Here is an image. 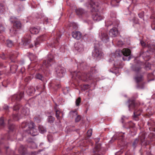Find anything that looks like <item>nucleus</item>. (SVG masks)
I'll use <instances>...</instances> for the list:
<instances>
[{
	"label": "nucleus",
	"mask_w": 155,
	"mask_h": 155,
	"mask_svg": "<svg viewBox=\"0 0 155 155\" xmlns=\"http://www.w3.org/2000/svg\"><path fill=\"white\" fill-rule=\"evenodd\" d=\"M74 48L76 50L80 51L83 49V45L82 42H77L74 44Z\"/></svg>",
	"instance_id": "nucleus-16"
},
{
	"label": "nucleus",
	"mask_w": 155,
	"mask_h": 155,
	"mask_svg": "<svg viewBox=\"0 0 155 155\" xmlns=\"http://www.w3.org/2000/svg\"><path fill=\"white\" fill-rule=\"evenodd\" d=\"M73 74V77L76 76L80 79L84 81H88L92 79V76L89 73L87 74H84L80 71H75Z\"/></svg>",
	"instance_id": "nucleus-1"
},
{
	"label": "nucleus",
	"mask_w": 155,
	"mask_h": 155,
	"mask_svg": "<svg viewBox=\"0 0 155 155\" xmlns=\"http://www.w3.org/2000/svg\"><path fill=\"white\" fill-rule=\"evenodd\" d=\"M124 138V134L122 133H117L109 141V143H112L116 139L117 140H121L122 141Z\"/></svg>",
	"instance_id": "nucleus-11"
},
{
	"label": "nucleus",
	"mask_w": 155,
	"mask_h": 155,
	"mask_svg": "<svg viewBox=\"0 0 155 155\" xmlns=\"http://www.w3.org/2000/svg\"><path fill=\"white\" fill-rule=\"evenodd\" d=\"M143 12H142L138 14L139 17L140 18H143Z\"/></svg>",
	"instance_id": "nucleus-55"
},
{
	"label": "nucleus",
	"mask_w": 155,
	"mask_h": 155,
	"mask_svg": "<svg viewBox=\"0 0 155 155\" xmlns=\"http://www.w3.org/2000/svg\"><path fill=\"white\" fill-rule=\"evenodd\" d=\"M124 43L122 41H118L117 43V45L121 46V45H123Z\"/></svg>",
	"instance_id": "nucleus-53"
},
{
	"label": "nucleus",
	"mask_w": 155,
	"mask_h": 155,
	"mask_svg": "<svg viewBox=\"0 0 155 155\" xmlns=\"http://www.w3.org/2000/svg\"><path fill=\"white\" fill-rule=\"evenodd\" d=\"M35 91V88L31 86L27 90L26 92L29 95H32L34 94Z\"/></svg>",
	"instance_id": "nucleus-21"
},
{
	"label": "nucleus",
	"mask_w": 155,
	"mask_h": 155,
	"mask_svg": "<svg viewBox=\"0 0 155 155\" xmlns=\"http://www.w3.org/2000/svg\"><path fill=\"white\" fill-rule=\"evenodd\" d=\"M13 66H11L10 67L11 70H12L13 68Z\"/></svg>",
	"instance_id": "nucleus-63"
},
{
	"label": "nucleus",
	"mask_w": 155,
	"mask_h": 155,
	"mask_svg": "<svg viewBox=\"0 0 155 155\" xmlns=\"http://www.w3.org/2000/svg\"><path fill=\"white\" fill-rule=\"evenodd\" d=\"M13 117L14 120H18L19 119L18 115V114H14L13 116Z\"/></svg>",
	"instance_id": "nucleus-49"
},
{
	"label": "nucleus",
	"mask_w": 155,
	"mask_h": 155,
	"mask_svg": "<svg viewBox=\"0 0 155 155\" xmlns=\"http://www.w3.org/2000/svg\"><path fill=\"white\" fill-rule=\"evenodd\" d=\"M149 137L150 139L155 138V135L153 134H151L149 136Z\"/></svg>",
	"instance_id": "nucleus-57"
},
{
	"label": "nucleus",
	"mask_w": 155,
	"mask_h": 155,
	"mask_svg": "<svg viewBox=\"0 0 155 155\" xmlns=\"http://www.w3.org/2000/svg\"><path fill=\"white\" fill-rule=\"evenodd\" d=\"M6 7L4 5L2 4H0V14H2L5 11Z\"/></svg>",
	"instance_id": "nucleus-28"
},
{
	"label": "nucleus",
	"mask_w": 155,
	"mask_h": 155,
	"mask_svg": "<svg viewBox=\"0 0 155 155\" xmlns=\"http://www.w3.org/2000/svg\"><path fill=\"white\" fill-rule=\"evenodd\" d=\"M141 46L143 47H145L146 46V44L145 43V42H144L143 41H140V42Z\"/></svg>",
	"instance_id": "nucleus-54"
},
{
	"label": "nucleus",
	"mask_w": 155,
	"mask_h": 155,
	"mask_svg": "<svg viewBox=\"0 0 155 155\" xmlns=\"http://www.w3.org/2000/svg\"><path fill=\"white\" fill-rule=\"evenodd\" d=\"M117 27V25H115V26L110 31L109 35L112 37H116L118 31L116 27Z\"/></svg>",
	"instance_id": "nucleus-15"
},
{
	"label": "nucleus",
	"mask_w": 155,
	"mask_h": 155,
	"mask_svg": "<svg viewBox=\"0 0 155 155\" xmlns=\"http://www.w3.org/2000/svg\"><path fill=\"white\" fill-rule=\"evenodd\" d=\"M55 112L56 116L57 119L59 120H60L61 119V116L60 115V114H61V112L58 110H56ZM61 114L63 115V114L62 113H61Z\"/></svg>",
	"instance_id": "nucleus-38"
},
{
	"label": "nucleus",
	"mask_w": 155,
	"mask_h": 155,
	"mask_svg": "<svg viewBox=\"0 0 155 155\" xmlns=\"http://www.w3.org/2000/svg\"><path fill=\"white\" fill-rule=\"evenodd\" d=\"M133 70L137 73H140L141 71V67L139 64L133 65L132 67Z\"/></svg>",
	"instance_id": "nucleus-18"
},
{
	"label": "nucleus",
	"mask_w": 155,
	"mask_h": 155,
	"mask_svg": "<svg viewBox=\"0 0 155 155\" xmlns=\"http://www.w3.org/2000/svg\"><path fill=\"white\" fill-rule=\"evenodd\" d=\"M22 44L24 45H28L30 42V40L27 38H24L22 40Z\"/></svg>",
	"instance_id": "nucleus-29"
},
{
	"label": "nucleus",
	"mask_w": 155,
	"mask_h": 155,
	"mask_svg": "<svg viewBox=\"0 0 155 155\" xmlns=\"http://www.w3.org/2000/svg\"><path fill=\"white\" fill-rule=\"evenodd\" d=\"M141 55H142V57L143 58H149L150 54L148 51H146L145 52L141 53Z\"/></svg>",
	"instance_id": "nucleus-32"
},
{
	"label": "nucleus",
	"mask_w": 155,
	"mask_h": 155,
	"mask_svg": "<svg viewBox=\"0 0 155 155\" xmlns=\"http://www.w3.org/2000/svg\"><path fill=\"white\" fill-rule=\"evenodd\" d=\"M32 78V77L31 76H29L26 77L25 79V82H28V81L31 80Z\"/></svg>",
	"instance_id": "nucleus-52"
},
{
	"label": "nucleus",
	"mask_w": 155,
	"mask_h": 155,
	"mask_svg": "<svg viewBox=\"0 0 155 155\" xmlns=\"http://www.w3.org/2000/svg\"><path fill=\"white\" fill-rule=\"evenodd\" d=\"M56 74L58 77L61 78L64 76L65 70L63 67L61 66L57 67L55 69Z\"/></svg>",
	"instance_id": "nucleus-9"
},
{
	"label": "nucleus",
	"mask_w": 155,
	"mask_h": 155,
	"mask_svg": "<svg viewBox=\"0 0 155 155\" xmlns=\"http://www.w3.org/2000/svg\"><path fill=\"white\" fill-rule=\"evenodd\" d=\"M92 55L97 60H99L102 57L103 53L101 51L97 48L95 46L94 50L92 53Z\"/></svg>",
	"instance_id": "nucleus-6"
},
{
	"label": "nucleus",
	"mask_w": 155,
	"mask_h": 155,
	"mask_svg": "<svg viewBox=\"0 0 155 155\" xmlns=\"http://www.w3.org/2000/svg\"><path fill=\"white\" fill-rule=\"evenodd\" d=\"M55 120L54 118L51 116H48L47 119V122L51 124L53 123Z\"/></svg>",
	"instance_id": "nucleus-25"
},
{
	"label": "nucleus",
	"mask_w": 155,
	"mask_h": 155,
	"mask_svg": "<svg viewBox=\"0 0 155 155\" xmlns=\"http://www.w3.org/2000/svg\"><path fill=\"white\" fill-rule=\"evenodd\" d=\"M129 108V110L131 109H133L135 106L134 100H129L127 103Z\"/></svg>",
	"instance_id": "nucleus-20"
},
{
	"label": "nucleus",
	"mask_w": 155,
	"mask_h": 155,
	"mask_svg": "<svg viewBox=\"0 0 155 155\" xmlns=\"http://www.w3.org/2000/svg\"><path fill=\"white\" fill-rule=\"evenodd\" d=\"M75 12L77 14L79 15H81L86 13V11L81 8H79L75 10Z\"/></svg>",
	"instance_id": "nucleus-23"
},
{
	"label": "nucleus",
	"mask_w": 155,
	"mask_h": 155,
	"mask_svg": "<svg viewBox=\"0 0 155 155\" xmlns=\"http://www.w3.org/2000/svg\"><path fill=\"white\" fill-rule=\"evenodd\" d=\"M119 1H117L116 0H112L110 2V4L112 6H117L119 5Z\"/></svg>",
	"instance_id": "nucleus-30"
},
{
	"label": "nucleus",
	"mask_w": 155,
	"mask_h": 155,
	"mask_svg": "<svg viewBox=\"0 0 155 155\" xmlns=\"http://www.w3.org/2000/svg\"><path fill=\"white\" fill-rule=\"evenodd\" d=\"M148 48H150V50H152L153 51V49H152V48L151 47V46H150L149 45L148 46Z\"/></svg>",
	"instance_id": "nucleus-61"
},
{
	"label": "nucleus",
	"mask_w": 155,
	"mask_h": 155,
	"mask_svg": "<svg viewBox=\"0 0 155 155\" xmlns=\"http://www.w3.org/2000/svg\"><path fill=\"white\" fill-rule=\"evenodd\" d=\"M4 109L5 110H7L8 109V106L5 105L4 107Z\"/></svg>",
	"instance_id": "nucleus-60"
},
{
	"label": "nucleus",
	"mask_w": 155,
	"mask_h": 155,
	"mask_svg": "<svg viewBox=\"0 0 155 155\" xmlns=\"http://www.w3.org/2000/svg\"><path fill=\"white\" fill-rule=\"evenodd\" d=\"M139 143V140L138 139H136L133 141L132 146L134 148H135L138 145Z\"/></svg>",
	"instance_id": "nucleus-33"
},
{
	"label": "nucleus",
	"mask_w": 155,
	"mask_h": 155,
	"mask_svg": "<svg viewBox=\"0 0 155 155\" xmlns=\"http://www.w3.org/2000/svg\"><path fill=\"white\" fill-rule=\"evenodd\" d=\"M135 81L137 83L141 82L143 80L142 76L141 75H137L134 78ZM144 87V84L141 83L140 84L138 83L137 87L138 89H142Z\"/></svg>",
	"instance_id": "nucleus-8"
},
{
	"label": "nucleus",
	"mask_w": 155,
	"mask_h": 155,
	"mask_svg": "<svg viewBox=\"0 0 155 155\" xmlns=\"http://www.w3.org/2000/svg\"><path fill=\"white\" fill-rule=\"evenodd\" d=\"M0 124L1 126H4V119L2 117L0 118Z\"/></svg>",
	"instance_id": "nucleus-50"
},
{
	"label": "nucleus",
	"mask_w": 155,
	"mask_h": 155,
	"mask_svg": "<svg viewBox=\"0 0 155 155\" xmlns=\"http://www.w3.org/2000/svg\"><path fill=\"white\" fill-rule=\"evenodd\" d=\"M146 69H150V64H148L147 65H146L145 66Z\"/></svg>",
	"instance_id": "nucleus-58"
},
{
	"label": "nucleus",
	"mask_w": 155,
	"mask_h": 155,
	"mask_svg": "<svg viewBox=\"0 0 155 155\" xmlns=\"http://www.w3.org/2000/svg\"><path fill=\"white\" fill-rule=\"evenodd\" d=\"M145 134L144 133H141L140 134L139 137H140V141L142 143L144 141V140L145 137Z\"/></svg>",
	"instance_id": "nucleus-37"
},
{
	"label": "nucleus",
	"mask_w": 155,
	"mask_h": 155,
	"mask_svg": "<svg viewBox=\"0 0 155 155\" xmlns=\"http://www.w3.org/2000/svg\"><path fill=\"white\" fill-rule=\"evenodd\" d=\"M2 36H0V40L1 39H2Z\"/></svg>",
	"instance_id": "nucleus-64"
},
{
	"label": "nucleus",
	"mask_w": 155,
	"mask_h": 155,
	"mask_svg": "<svg viewBox=\"0 0 155 155\" xmlns=\"http://www.w3.org/2000/svg\"><path fill=\"white\" fill-rule=\"evenodd\" d=\"M6 44L7 46L9 48L12 47L14 45V44L12 41L9 40L6 41Z\"/></svg>",
	"instance_id": "nucleus-36"
},
{
	"label": "nucleus",
	"mask_w": 155,
	"mask_h": 155,
	"mask_svg": "<svg viewBox=\"0 0 155 155\" xmlns=\"http://www.w3.org/2000/svg\"><path fill=\"white\" fill-rule=\"evenodd\" d=\"M35 78L42 81L43 80L44 78L42 75L40 74H37L35 75Z\"/></svg>",
	"instance_id": "nucleus-40"
},
{
	"label": "nucleus",
	"mask_w": 155,
	"mask_h": 155,
	"mask_svg": "<svg viewBox=\"0 0 155 155\" xmlns=\"http://www.w3.org/2000/svg\"><path fill=\"white\" fill-rule=\"evenodd\" d=\"M45 35H43L37 38L35 41V47H38L40 44L41 41L45 40Z\"/></svg>",
	"instance_id": "nucleus-14"
},
{
	"label": "nucleus",
	"mask_w": 155,
	"mask_h": 155,
	"mask_svg": "<svg viewBox=\"0 0 155 155\" xmlns=\"http://www.w3.org/2000/svg\"><path fill=\"white\" fill-rule=\"evenodd\" d=\"M17 53L16 52L13 51L11 53L9 56V58L11 60V61H12V59H13L17 57Z\"/></svg>",
	"instance_id": "nucleus-26"
},
{
	"label": "nucleus",
	"mask_w": 155,
	"mask_h": 155,
	"mask_svg": "<svg viewBox=\"0 0 155 155\" xmlns=\"http://www.w3.org/2000/svg\"><path fill=\"white\" fill-rule=\"evenodd\" d=\"M81 35V32L78 31H74L72 33V37L77 40H79L80 38Z\"/></svg>",
	"instance_id": "nucleus-19"
},
{
	"label": "nucleus",
	"mask_w": 155,
	"mask_h": 155,
	"mask_svg": "<svg viewBox=\"0 0 155 155\" xmlns=\"http://www.w3.org/2000/svg\"><path fill=\"white\" fill-rule=\"evenodd\" d=\"M10 32L11 35H16L17 33L16 30L14 27H12L10 29Z\"/></svg>",
	"instance_id": "nucleus-34"
},
{
	"label": "nucleus",
	"mask_w": 155,
	"mask_h": 155,
	"mask_svg": "<svg viewBox=\"0 0 155 155\" xmlns=\"http://www.w3.org/2000/svg\"><path fill=\"white\" fill-rule=\"evenodd\" d=\"M141 114V112L139 111L138 112H136L135 111L134 112V115L135 117H137V116H139Z\"/></svg>",
	"instance_id": "nucleus-45"
},
{
	"label": "nucleus",
	"mask_w": 155,
	"mask_h": 155,
	"mask_svg": "<svg viewBox=\"0 0 155 155\" xmlns=\"http://www.w3.org/2000/svg\"><path fill=\"white\" fill-rule=\"evenodd\" d=\"M99 37L103 42L107 43L109 41V37L105 31H101L99 33Z\"/></svg>",
	"instance_id": "nucleus-7"
},
{
	"label": "nucleus",
	"mask_w": 155,
	"mask_h": 155,
	"mask_svg": "<svg viewBox=\"0 0 155 155\" xmlns=\"http://www.w3.org/2000/svg\"><path fill=\"white\" fill-rule=\"evenodd\" d=\"M19 108H20V105L17 104L16 105L14 106L13 109L14 110H16L19 109Z\"/></svg>",
	"instance_id": "nucleus-47"
},
{
	"label": "nucleus",
	"mask_w": 155,
	"mask_h": 155,
	"mask_svg": "<svg viewBox=\"0 0 155 155\" xmlns=\"http://www.w3.org/2000/svg\"><path fill=\"white\" fill-rule=\"evenodd\" d=\"M76 116L77 117L75 118V121L76 122H79L81 119V116L79 115H77Z\"/></svg>",
	"instance_id": "nucleus-46"
},
{
	"label": "nucleus",
	"mask_w": 155,
	"mask_h": 155,
	"mask_svg": "<svg viewBox=\"0 0 155 155\" xmlns=\"http://www.w3.org/2000/svg\"><path fill=\"white\" fill-rule=\"evenodd\" d=\"M35 127L34 124L32 122H30L28 125L29 130H26L28 134H30L32 136L36 135L38 134V132Z\"/></svg>",
	"instance_id": "nucleus-4"
},
{
	"label": "nucleus",
	"mask_w": 155,
	"mask_h": 155,
	"mask_svg": "<svg viewBox=\"0 0 155 155\" xmlns=\"http://www.w3.org/2000/svg\"><path fill=\"white\" fill-rule=\"evenodd\" d=\"M40 88V86L36 87V89H37V90H39Z\"/></svg>",
	"instance_id": "nucleus-62"
},
{
	"label": "nucleus",
	"mask_w": 155,
	"mask_h": 155,
	"mask_svg": "<svg viewBox=\"0 0 155 155\" xmlns=\"http://www.w3.org/2000/svg\"><path fill=\"white\" fill-rule=\"evenodd\" d=\"M0 57L3 59H5V54L3 53L0 56Z\"/></svg>",
	"instance_id": "nucleus-59"
},
{
	"label": "nucleus",
	"mask_w": 155,
	"mask_h": 155,
	"mask_svg": "<svg viewBox=\"0 0 155 155\" xmlns=\"http://www.w3.org/2000/svg\"><path fill=\"white\" fill-rule=\"evenodd\" d=\"M92 18L93 20L96 21H99L103 19L102 16L97 13H95L93 14Z\"/></svg>",
	"instance_id": "nucleus-17"
},
{
	"label": "nucleus",
	"mask_w": 155,
	"mask_h": 155,
	"mask_svg": "<svg viewBox=\"0 0 155 155\" xmlns=\"http://www.w3.org/2000/svg\"><path fill=\"white\" fill-rule=\"evenodd\" d=\"M54 60V56L51 54L48 55L47 60L44 61L41 69L42 70H46V68H49L51 65Z\"/></svg>",
	"instance_id": "nucleus-3"
},
{
	"label": "nucleus",
	"mask_w": 155,
	"mask_h": 155,
	"mask_svg": "<svg viewBox=\"0 0 155 155\" xmlns=\"http://www.w3.org/2000/svg\"><path fill=\"white\" fill-rule=\"evenodd\" d=\"M30 123H27V122H23V123L21 125V127L23 128H26V129L25 130V131H26L27 132V130H29V128H28V125L29 124H30Z\"/></svg>",
	"instance_id": "nucleus-27"
},
{
	"label": "nucleus",
	"mask_w": 155,
	"mask_h": 155,
	"mask_svg": "<svg viewBox=\"0 0 155 155\" xmlns=\"http://www.w3.org/2000/svg\"><path fill=\"white\" fill-rule=\"evenodd\" d=\"M92 135V131L91 130H89L87 132V135L88 136L90 137H91Z\"/></svg>",
	"instance_id": "nucleus-56"
},
{
	"label": "nucleus",
	"mask_w": 155,
	"mask_h": 155,
	"mask_svg": "<svg viewBox=\"0 0 155 155\" xmlns=\"http://www.w3.org/2000/svg\"><path fill=\"white\" fill-rule=\"evenodd\" d=\"M99 6V5L97 3H95L93 1H91L89 5L88 6L90 7L91 9V11L92 12H96L97 10L96 8Z\"/></svg>",
	"instance_id": "nucleus-13"
},
{
	"label": "nucleus",
	"mask_w": 155,
	"mask_h": 155,
	"mask_svg": "<svg viewBox=\"0 0 155 155\" xmlns=\"http://www.w3.org/2000/svg\"><path fill=\"white\" fill-rule=\"evenodd\" d=\"M129 127H127V128H132L134 129L135 127V124L132 122H130L128 124Z\"/></svg>",
	"instance_id": "nucleus-42"
},
{
	"label": "nucleus",
	"mask_w": 155,
	"mask_h": 155,
	"mask_svg": "<svg viewBox=\"0 0 155 155\" xmlns=\"http://www.w3.org/2000/svg\"><path fill=\"white\" fill-rule=\"evenodd\" d=\"M86 65V63L83 61L79 62V64L78 65V68H81L84 67V66Z\"/></svg>",
	"instance_id": "nucleus-39"
},
{
	"label": "nucleus",
	"mask_w": 155,
	"mask_h": 155,
	"mask_svg": "<svg viewBox=\"0 0 155 155\" xmlns=\"http://www.w3.org/2000/svg\"><path fill=\"white\" fill-rule=\"evenodd\" d=\"M9 20L11 23H13V26L15 28L20 29L21 28L22 25L20 21L17 19L14 16H11Z\"/></svg>",
	"instance_id": "nucleus-5"
},
{
	"label": "nucleus",
	"mask_w": 155,
	"mask_h": 155,
	"mask_svg": "<svg viewBox=\"0 0 155 155\" xmlns=\"http://www.w3.org/2000/svg\"><path fill=\"white\" fill-rule=\"evenodd\" d=\"M39 30L38 28L35 27L31 28L30 29V32L33 34H36L39 32Z\"/></svg>",
	"instance_id": "nucleus-24"
},
{
	"label": "nucleus",
	"mask_w": 155,
	"mask_h": 155,
	"mask_svg": "<svg viewBox=\"0 0 155 155\" xmlns=\"http://www.w3.org/2000/svg\"><path fill=\"white\" fill-rule=\"evenodd\" d=\"M25 149L23 145H21L19 149V152L21 153L22 155H24L25 153Z\"/></svg>",
	"instance_id": "nucleus-31"
},
{
	"label": "nucleus",
	"mask_w": 155,
	"mask_h": 155,
	"mask_svg": "<svg viewBox=\"0 0 155 155\" xmlns=\"http://www.w3.org/2000/svg\"><path fill=\"white\" fill-rule=\"evenodd\" d=\"M113 59H110L109 60L110 62H112V61H114V68H120L122 67L123 64L121 61L119 60H116L115 61V59H113L114 58H112Z\"/></svg>",
	"instance_id": "nucleus-12"
},
{
	"label": "nucleus",
	"mask_w": 155,
	"mask_h": 155,
	"mask_svg": "<svg viewBox=\"0 0 155 155\" xmlns=\"http://www.w3.org/2000/svg\"><path fill=\"white\" fill-rule=\"evenodd\" d=\"M5 31V28L2 25H0V33H2Z\"/></svg>",
	"instance_id": "nucleus-48"
},
{
	"label": "nucleus",
	"mask_w": 155,
	"mask_h": 155,
	"mask_svg": "<svg viewBox=\"0 0 155 155\" xmlns=\"http://www.w3.org/2000/svg\"><path fill=\"white\" fill-rule=\"evenodd\" d=\"M24 95L23 92H21L19 94H15L12 96L11 100L12 102L18 101L24 97Z\"/></svg>",
	"instance_id": "nucleus-10"
},
{
	"label": "nucleus",
	"mask_w": 155,
	"mask_h": 155,
	"mask_svg": "<svg viewBox=\"0 0 155 155\" xmlns=\"http://www.w3.org/2000/svg\"><path fill=\"white\" fill-rule=\"evenodd\" d=\"M114 23H113L111 21H105V26L109 27V26L112 25H114Z\"/></svg>",
	"instance_id": "nucleus-44"
},
{
	"label": "nucleus",
	"mask_w": 155,
	"mask_h": 155,
	"mask_svg": "<svg viewBox=\"0 0 155 155\" xmlns=\"http://www.w3.org/2000/svg\"><path fill=\"white\" fill-rule=\"evenodd\" d=\"M38 128L39 131L41 133L43 134L46 132V129L42 126H39Z\"/></svg>",
	"instance_id": "nucleus-35"
},
{
	"label": "nucleus",
	"mask_w": 155,
	"mask_h": 155,
	"mask_svg": "<svg viewBox=\"0 0 155 155\" xmlns=\"http://www.w3.org/2000/svg\"><path fill=\"white\" fill-rule=\"evenodd\" d=\"M81 101V98L80 97H78L77 99L75 101L76 105L77 106H78L79 105V104L80 103Z\"/></svg>",
	"instance_id": "nucleus-43"
},
{
	"label": "nucleus",
	"mask_w": 155,
	"mask_h": 155,
	"mask_svg": "<svg viewBox=\"0 0 155 155\" xmlns=\"http://www.w3.org/2000/svg\"><path fill=\"white\" fill-rule=\"evenodd\" d=\"M131 51L128 48H124L121 51H117L115 53V55L117 57H120L122 54L124 55L123 59L124 61H129L130 59L129 56L130 54Z\"/></svg>",
	"instance_id": "nucleus-2"
},
{
	"label": "nucleus",
	"mask_w": 155,
	"mask_h": 155,
	"mask_svg": "<svg viewBox=\"0 0 155 155\" xmlns=\"http://www.w3.org/2000/svg\"><path fill=\"white\" fill-rule=\"evenodd\" d=\"M15 125L12 124L9 126V129L10 130L12 131L13 130V129L15 128Z\"/></svg>",
	"instance_id": "nucleus-51"
},
{
	"label": "nucleus",
	"mask_w": 155,
	"mask_h": 155,
	"mask_svg": "<svg viewBox=\"0 0 155 155\" xmlns=\"http://www.w3.org/2000/svg\"><path fill=\"white\" fill-rule=\"evenodd\" d=\"M70 114L71 116H72V117H74L77 115L78 113L76 111H72L70 112Z\"/></svg>",
	"instance_id": "nucleus-41"
},
{
	"label": "nucleus",
	"mask_w": 155,
	"mask_h": 155,
	"mask_svg": "<svg viewBox=\"0 0 155 155\" xmlns=\"http://www.w3.org/2000/svg\"><path fill=\"white\" fill-rule=\"evenodd\" d=\"M21 113L24 115H28L29 114V110L26 107H24L21 111Z\"/></svg>",
	"instance_id": "nucleus-22"
}]
</instances>
